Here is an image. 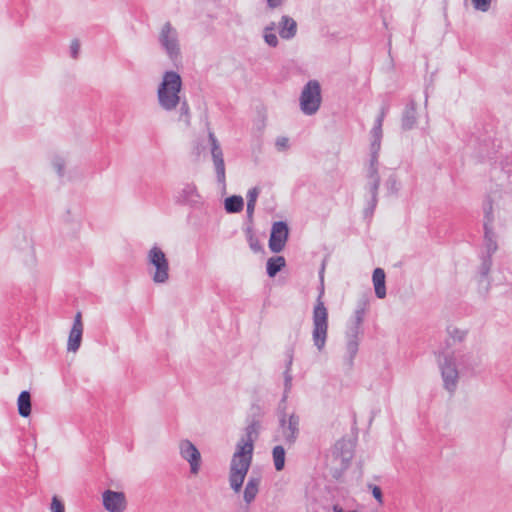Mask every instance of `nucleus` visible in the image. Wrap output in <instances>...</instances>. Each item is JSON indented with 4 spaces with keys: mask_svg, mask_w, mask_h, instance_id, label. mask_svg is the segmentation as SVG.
<instances>
[{
    "mask_svg": "<svg viewBox=\"0 0 512 512\" xmlns=\"http://www.w3.org/2000/svg\"><path fill=\"white\" fill-rule=\"evenodd\" d=\"M287 398H288V394L285 392V389H284V393L282 395V398L280 400V403H279V407H278V422L280 423V412H281V408H284V410H286V401H287Z\"/></svg>",
    "mask_w": 512,
    "mask_h": 512,
    "instance_id": "nucleus-44",
    "label": "nucleus"
},
{
    "mask_svg": "<svg viewBox=\"0 0 512 512\" xmlns=\"http://www.w3.org/2000/svg\"><path fill=\"white\" fill-rule=\"evenodd\" d=\"M246 235H247V239H248L250 248L253 251H261V249H263L262 244L259 242L258 237H256V235L254 234V232L252 231V228H250V226H248V228L246 229Z\"/></svg>",
    "mask_w": 512,
    "mask_h": 512,
    "instance_id": "nucleus-34",
    "label": "nucleus"
},
{
    "mask_svg": "<svg viewBox=\"0 0 512 512\" xmlns=\"http://www.w3.org/2000/svg\"><path fill=\"white\" fill-rule=\"evenodd\" d=\"M248 471L249 463L246 461L241 449L240 441H238L229 469V485L234 491H240Z\"/></svg>",
    "mask_w": 512,
    "mask_h": 512,
    "instance_id": "nucleus-7",
    "label": "nucleus"
},
{
    "mask_svg": "<svg viewBox=\"0 0 512 512\" xmlns=\"http://www.w3.org/2000/svg\"><path fill=\"white\" fill-rule=\"evenodd\" d=\"M147 262L152 265L154 272L152 280L156 283H165L169 280V262L167 255L159 246H152L147 253Z\"/></svg>",
    "mask_w": 512,
    "mask_h": 512,
    "instance_id": "nucleus-9",
    "label": "nucleus"
},
{
    "mask_svg": "<svg viewBox=\"0 0 512 512\" xmlns=\"http://www.w3.org/2000/svg\"><path fill=\"white\" fill-rule=\"evenodd\" d=\"M83 330L84 326L82 321V314L81 311H78L74 317L73 326L68 336V350H73V352H76V350L79 349L83 338Z\"/></svg>",
    "mask_w": 512,
    "mask_h": 512,
    "instance_id": "nucleus-16",
    "label": "nucleus"
},
{
    "mask_svg": "<svg viewBox=\"0 0 512 512\" xmlns=\"http://www.w3.org/2000/svg\"><path fill=\"white\" fill-rule=\"evenodd\" d=\"M244 207L242 196H229L224 200V208L228 213H238Z\"/></svg>",
    "mask_w": 512,
    "mask_h": 512,
    "instance_id": "nucleus-29",
    "label": "nucleus"
},
{
    "mask_svg": "<svg viewBox=\"0 0 512 512\" xmlns=\"http://www.w3.org/2000/svg\"><path fill=\"white\" fill-rule=\"evenodd\" d=\"M324 295V287L323 284L320 288L318 297L315 301L312 320H313V329H312V340L315 347L318 350H323L326 345V340L328 336V327H329V312L327 310L326 304L323 300Z\"/></svg>",
    "mask_w": 512,
    "mask_h": 512,
    "instance_id": "nucleus-4",
    "label": "nucleus"
},
{
    "mask_svg": "<svg viewBox=\"0 0 512 512\" xmlns=\"http://www.w3.org/2000/svg\"><path fill=\"white\" fill-rule=\"evenodd\" d=\"M278 32L281 38L292 39L295 38L298 32V24L290 15H282L278 23Z\"/></svg>",
    "mask_w": 512,
    "mask_h": 512,
    "instance_id": "nucleus-18",
    "label": "nucleus"
},
{
    "mask_svg": "<svg viewBox=\"0 0 512 512\" xmlns=\"http://www.w3.org/2000/svg\"><path fill=\"white\" fill-rule=\"evenodd\" d=\"M177 202H180V204H188L189 206H198L201 202V196L198 193L196 185H193V183L184 185L177 196Z\"/></svg>",
    "mask_w": 512,
    "mask_h": 512,
    "instance_id": "nucleus-17",
    "label": "nucleus"
},
{
    "mask_svg": "<svg viewBox=\"0 0 512 512\" xmlns=\"http://www.w3.org/2000/svg\"><path fill=\"white\" fill-rule=\"evenodd\" d=\"M379 149H375L373 143L370 144V158L369 164L366 169V190L369 198L367 199V205L364 208V214L368 217L373 215L375 208L378 205V195L381 185V177L379 173Z\"/></svg>",
    "mask_w": 512,
    "mask_h": 512,
    "instance_id": "nucleus-3",
    "label": "nucleus"
},
{
    "mask_svg": "<svg viewBox=\"0 0 512 512\" xmlns=\"http://www.w3.org/2000/svg\"><path fill=\"white\" fill-rule=\"evenodd\" d=\"M374 283V292L378 298H385L386 292V273L383 268H375L372 274Z\"/></svg>",
    "mask_w": 512,
    "mask_h": 512,
    "instance_id": "nucleus-22",
    "label": "nucleus"
},
{
    "mask_svg": "<svg viewBox=\"0 0 512 512\" xmlns=\"http://www.w3.org/2000/svg\"><path fill=\"white\" fill-rule=\"evenodd\" d=\"M260 188L259 187H253L249 188L248 192L246 193V216L248 220H253L254 217V211H255V205L258 199V196L260 195Z\"/></svg>",
    "mask_w": 512,
    "mask_h": 512,
    "instance_id": "nucleus-26",
    "label": "nucleus"
},
{
    "mask_svg": "<svg viewBox=\"0 0 512 512\" xmlns=\"http://www.w3.org/2000/svg\"><path fill=\"white\" fill-rule=\"evenodd\" d=\"M384 185L386 187L388 195H397L400 190V182L396 174H390L385 180Z\"/></svg>",
    "mask_w": 512,
    "mask_h": 512,
    "instance_id": "nucleus-31",
    "label": "nucleus"
},
{
    "mask_svg": "<svg viewBox=\"0 0 512 512\" xmlns=\"http://www.w3.org/2000/svg\"><path fill=\"white\" fill-rule=\"evenodd\" d=\"M18 411L22 417H28L32 413V398L29 391H22L17 399Z\"/></svg>",
    "mask_w": 512,
    "mask_h": 512,
    "instance_id": "nucleus-23",
    "label": "nucleus"
},
{
    "mask_svg": "<svg viewBox=\"0 0 512 512\" xmlns=\"http://www.w3.org/2000/svg\"><path fill=\"white\" fill-rule=\"evenodd\" d=\"M272 459L274 461V466L278 471L285 468L286 449L284 445H275L272 449Z\"/></svg>",
    "mask_w": 512,
    "mask_h": 512,
    "instance_id": "nucleus-28",
    "label": "nucleus"
},
{
    "mask_svg": "<svg viewBox=\"0 0 512 512\" xmlns=\"http://www.w3.org/2000/svg\"><path fill=\"white\" fill-rule=\"evenodd\" d=\"M483 210H484V246L487 251V254L492 258L495 251H497L498 248V242H497V236L495 232L493 231V221H494V215H493V205L491 199H488L486 203L483 204Z\"/></svg>",
    "mask_w": 512,
    "mask_h": 512,
    "instance_id": "nucleus-10",
    "label": "nucleus"
},
{
    "mask_svg": "<svg viewBox=\"0 0 512 512\" xmlns=\"http://www.w3.org/2000/svg\"><path fill=\"white\" fill-rule=\"evenodd\" d=\"M387 112V107H382L380 113L378 114L374 126L371 130L372 134V144L375 148L380 150L381 148V139L383 137V121Z\"/></svg>",
    "mask_w": 512,
    "mask_h": 512,
    "instance_id": "nucleus-19",
    "label": "nucleus"
},
{
    "mask_svg": "<svg viewBox=\"0 0 512 512\" xmlns=\"http://www.w3.org/2000/svg\"><path fill=\"white\" fill-rule=\"evenodd\" d=\"M180 454L190 464L191 473H198L201 467L202 455L196 445L190 440L180 441Z\"/></svg>",
    "mask_w": 512,
    "mask_h": 512,
    "instance_id": "nucleus-14",
    "label": "nucleus"
},
{
    "mask_svg": "<svg viewBox=\"0 0 512 512\" xmlns=\"http://www.w3.org/2000/svg\"><path fill=\"white\" fill-rule=\"evenodd\" d=\"M283 2L284 0H267L268 6L271 7L272 9H275V7H280V5H282Z\"/></svg>",
    "mask_w": 512,
    "mask_h": 512,
    "instance_id": "nucleus-45",
    "label": "nucleus"
},
{
    "mask_svg": "<svg viewBox=\"0 0 512 512\" xmlns=\"http://www.w3.org/2000/svg\"><path fill=\"white\" fill-rule=\"evenodd\" d=\"M183 87L182 76L177 71H165L162 81L157 87L158 105L166 112L176 110L180 107V121L186 124L191 123V108L186 100L181 96Z\"/></svg>",
    "mask_w": 512,
    "mask_h": 512,
    "instance_id": "nucleus-1",
    "label": "nucleus"
},
{
    "mask_svg": "<svg viewBox=\"0 0 512 512\" xmlns=\"http://www.w3.org/2000/svg\"><path fill=\"white\" fill-rule=\"evenodd\" d=\"M472 2L476 9L488 11L489 7H491L492 0H472Z\"/></svg>",
    "mask_w": 512,
    "mask_h": 512,
    "instance_id": "nucleus-39",
    "label": "nucleus"
},
{
    "mask_svg": "<svg viewBox=\"0 0 512 512\" xmlns=\"http://www.w3.org/2000/svg\"><path fill=\"white\" fill-rule=\"evenodd\" d=\"M364 315H365V306H359L355 312H354V319L356 322L357 327L359 328L360 334L363 332V321H364Z\"/></svg>",
    "mask_w": 512,
    "mask_h": 512,
    "instance_id": "nucleus-35",
    "label": "nucleus"
},
{
    "mask_svg": "<svg viewBox=\"0 0 512 512\" xmlns=\"http://www.w3.org/2000/svg\"><path fill=\"white\" fill-rule=\"evenodd\" d=\"M417 122V111L415 100H410L402 113V128L411 130Z\"/></svg>",
    "mask_w": 512,
    "mask_h": 512,
    "instance_id": "nucleus-21",
    "label": "nucleus"
},
{
    "mask_svg": "<svg viewBox=\"0 0 512 512\" xmlns=\"http://www.w3.org/2000/svg\"><path fill=\"white\" fill-rule=\"evenodd\" d=\"M263 37L265 42L270 45V47H277L279 39L276 33H272V31H268L266 28H264Z\"/></svg>",
    "mask_w": 512,
    "mask_h": 512,
    "instance_id": "nucleus-36",
    "label": "nucleus"
},
{
    "mask_svg": "<svg viewBox=\"0 0 512 512\" xmlns=\"http://www.w3.org/2000/svg\"><path fill=\"white\" fill-rule=\"evenodd\" d=\"M347 332H348V334H350L351 338L358 339V343H359V341H360V331H359V328L357 327V324H356V321H355L354 317H353L350 325L347 328Z\"/></svg>",
    "mask_w": 512,
    "mask_h": 512,
    "instance_id": "nucleus-38",
    "label": "nucleus"
},
{
    "mask_svg": "<svg viewBox=\"0 0 512 512\" xmlns=\"http://www.w3.org/2000/svg\"><path fill=\"white\" fill-rule=\"evenodd\" d=\"M259 427L260 422L253 420V422L249 423L245 428V438L240 440L242 453L245 461L248 462V469L253 462L254 442L259 435Z\"/></svg>",
    "mask_w": 512,
    "mask_h": 512,
    "instance_id": "nucleus-12",
    "label": "nucleus"
},
{
    "mask_svg": "<svg viewBox=\"0 0 512 512\" xmlns=\"http://www.w3.org/2000/svg\"><path fill=\"white\" fill-rule=\"evenodd\" d=\"M265 28H266L268 31L275 32V29H276V22H270L267 26H265Z\"/></svg>",
    "mask_w": 512,
    "mask_h": 512,
    "instance_id": "nucleus-47",
    "label": "nucleus"
},
{
    "mask_svg": "<svg viewBox=\"0 0 512 512\" xmlns=\"http://www.w3.org/2000/svg\"><path fill=\"white\" fill-rule=\"evenodd\" d=\"M158 43L161 49L166 53L167 57L172 61H177V59L181 58L182 53L179 33L169 20L160 28Z\"/></svg>",
    "mask_w": 512,
    "mask_h": 512,
    "instance_id": "nucleus-6",
    "label": "nucleus"
},
{
    "mask_svg": "<svg viewBox=\"0 0 512 512\" xmlns=\"http://www.w3.org/2000/svg\"><path fill=\"white\" fill-rule=\"evenodd\" d=\"M103 506L111 512H122L127 507V498L124 492H116V490H105L102 494Z\"/></svg>",
    "mask_w": 512,
    "mask_h": 512,
    "instance_id": "nucleus-15",
    "label": "nucleus"
},
{
    "mask_svg": "<svg viewBox=\"0 0 512 512\" xmlns=\"http://www.w3.org/2000/svg\"><path fill=\"white\" fill-rule=\"evenodd\" d=\"M300 416L297 412L288 414L280 409L279 425L274 436L275 441H282L287 446H293L300 434Z\"/></svg>",
    "mask_w": 512,
    "mask_h": 512,
    "instance_id": "nucleus-5",
    "label": "nucleus"
},
{
    "mask_svg": "<svg viewBox=\"0 0 512 512\" xmlns=\"http://www.w3.org/2000/svg\"><path fill=\"white\" fill-rule=\"evenodd\" d=\"M322 102V89L318 80H308L300 95V109L304 114L318 112Z\"/></svg>",
    "mask_w": 512,
    "mask_h": 512,
    "instance_id": "nucleus-8",
    "label": "nucleus"
},
{
    "mask_svg": "<svg viewBox=\"0 0 512 512\" xmlns=\"http://www.w3.org/2000/svg\"><path fill=\"white\" fill-rule=\"evenodd\" d=\"M208 138L210 143V152L214 165V171L217 175L218 183L221 184L222 186H226V167L224 160V151L214 132L209 131Z\"/></svg>",
    "mask_w": 512,
    "mask_h": 512,
    "instance_id": "nucleus-11",
    "label": "nucleus"
},
{
    "mask_svg": "<svg viewBox=\"0 0 512 512\" xmlns=\"http://www.w3.org/2000/svg\"><path fill=\"white\" fill-rule=\"evenodd\" d=\"M492 265L493 259H491L490 255H488L486 252V254L482 255L481 257V263L479 267V273L482 276V278H486V276H488V274L491 271Z\"/></svg>",
    "mask_w": 512,
    "mask_h": 512,
    "instance_id": "nucleus-32",
    "label": "nucleus"
},
{
    "mask_svg": "<svg viewBox=\"0 0 512 512\" xmlns=\"http://www.w3.org/2000/svg\"><path fill=\"white\" fill-rule=\"evenodd\" d=\"M293 364V351H288V359L286 361V369L284 371V390L289 395L292 388L291 366Z\"/></svg>",
    "mask_w": 512,
    "mask_h": 512,
    "instance_id": "nucleus-30",
    "label": "nucleus"
},
{
    "mask_svg": "<svg viewBox=\"0 0 512 512\" xmlns=\"http://www.w3.org/2000/svg\"><path fill=\"white\" fill-rule=\"evenodd\" d=\"M261 483L260 476H250L246 482L244 491H243V499L246 504H251L253 500L257 497L259 493V487Z\"/></svg>",
    "mask_w": 512,
    "mask_h": 512,
    "instance_id": "nucleus-20",
    "label": "nucleus"
},
{
    "mask_svg": "<svg viewBox=\"0 0 512 512\" xmlns=\"http://www.w3.org/2000/svg\"><path fill=\"white\" fill-rule=\"evenodd\" d=\"M505 190L507 191V193H509V195H512V176H508V183L507 186L505 187Z\"/></svg>",
    "mask_w": 512,
    "mask_h": 512,
    "instance_id": "nucleus-46",
    "label": "nucleus"
},
{
    "mask_svg": "<svg viewBox=\"0 0 512 512\" xmlns=\"http://www.w3.org/2000/svg\"><path fill=\"white\" fill-rule=\"evenodd\" d=\"M427 101H428V94L426 93L425 94V102L427 103Z\"/></svg>",
    "mask_w": 512,
    "mask_h": 512,
    "instance_id": "nucleus-49",
    "label": "nucleus"
},
{
    "mask_svg": "<svg viewBox=\"0 0 512 512\" xmlns=\"http://www.w3.org/2000/svg\"><path fill=\"white\" fill-rule=\"evenodd\" d=\"M53 166L57 170L59 175H63L65 168V161L62 158H55L53 160Z\"/></svg>",
    "mask_w": 512,
    "mask_h": 512,
    "instance_id": "nucleus-43",
    "label": "nucleus"
},
{
    "mask_svg": "<svg viewBox=\"0 0 512 512\" xmlns=\"http://www.w3.org/2000/svg\"><path fill=\"white\" fill-rule=\"evenodd\" d=\"M51 512H65V505L58 496L51 499Z\"/></svg>",
    "mask_w": 512,
    "mask_h": 512,
    "instance_id": "nucleus-37",
    "label": "nucleus"
},
{
    "mask_svg": "<svg viewBox=\"0 0 512 512\" xmlns=\"http://www.w3.org/2000/svg\"><path fill=\"white\" fill-rule=\"evenodd\" d=\"M369 488L372 491L373 497H375L377 499L379 504H383V501H384L383 490H381V488L378 487V485H369Z\"/></svg>",
    "mask_w": 512,
    "mask_h": 512,
    "instance_id": "nucleus-41",
    "label": "nucleus"
},
{
    "mask_svg": "<svg viewBox=\"0 0 512 512\" xmlns=\"http://www.w3.org/2000/svg\"><path fill=\"white\" fill-rule=\"evenodd\" d=\"M482 359L474 353H456L453 351H443L439 357V368L444 386L448 392H455L458 386L459 370L458 365L465 370H474L480 365Z\"/></svg>",
    "mask_w": 512,
    "mask_h": 512,
    "instance_id": "nucleus-2",
    "label": "nucleus"
},
{
    "mask_svg": "<svg viewBox=\"0 0 512 512\" xmlns=\"http://www.w3.org/2000/svg\"><path fill=\"white\" fill-rule=\"evenodd\" d=\"M289 237V227L285 221H275L272 225L269 247L273 253H280Z\"/></svg>",
    "mask_w": 512,
    "mask_h": 512,
    "instance_id": "nucleus-13",
    "label": "nucleus"
},
{
    "mask_svg": "<svg viewBox=\"0 0 512 512\" xmlns=\"http://www.w3.org/2000/svg\"><path fill=\"white\" fill-rule=\"evenodd\" d=\"M286 265V259L283 255H275V257H269L266 262V273L269 276H276L283 267Z\"/></svg>",
    "mask_w": 512,
    "mask_h": 512,
    "instance_id": "nucleus-27",
    "label": "nucleus"
},
{
    "mask_svg": "<svg viewBox=\"0 0 512 512\" xmlns=\"http://www.w3.org/2000/svg\"><path fill=\"white\" fill-rule=\"evenodd\" d=\"M346 355L345 360L348 367H353L354 364V358L357 356L358 350H359V340H354V338L351 337V335L348 334V331H346Z\"/></svg>",
    "mask_w": 512,
    "mask_h": 512,
    "instance_id": "nucleus-25",
    "label": "nucleus"
},
{
    "mask_svg": "<svg viewBox=\"0 0 512 512\" xmlns=\"http://www.w3.org/2000/svg\"><path fill=\"white\" fill-rule=\"evenodd\" d=\"M448 332L450 338L447 339V345H451V343H455V341H463L467 335L466 331L458 328L448 329Z\"/></svg>",
    "mask_w": 512,
    "mask_h": 512,
    "instance_id": "nucleus-33",
    "label": "nucleus"
},
{
    "mask_svg": "<svg viewBox=\"0 0 512 512\" xmlns=\"http://www.w3.org/2000/svg\"><path fill=\"white\" fill-rule=\"evenodd\" d=\"M334 452L340 455L343 462L347 464L353 457V443L347 440L337 441L334 446Z\"/></svg>",
    "mask_w": 512,
    "mask_h": 512,
    "instance_id": "nucleus-24",
    "label": "nucleus"
},
{
    "mask_svg": "<svg viewBox=\"0 0 512 512\" xmlns=\"http://www.w3.org/2000/svg\"><path fill=\"white\" fill-rule=\"evenodd\" d=\"M275 146L278 150H287L290 146L289 138H286V136H279L275 141Z\"/></svg>",
    "mask_w": 512,
    "mask_h": 512,
    "instance_id": "nucleus-40",
    "label": "nucleus"
},
{
    "mask_svg": "<svg viewBox=\"0 0 512 512\" xmlns=\"http://www.w3.org/2000/svg\"><path fill=\"white\" fill-rule=\"evenodd\" d=\"M80 52V42L78 38H74L70 44V55L72 58H78Z\"/></svg>",
    "mask_w": 512,
    "mask_h": 512,
    "instance_id": "nucleus-42",
    "label": "nucleus"
},
{
    "mask_svg": "<svg viewBox=\"0 0 512 512\" xmlns=\"http://www.w3.org/2000/svg\"><path fill=\"white\" fill-rule=\"evenodd\" d=\"M334 512H345L340 506H334Z\"/></svg>",
    "mask_w": 512,
    "mask_h": 512,
    "instance_id": "nucleus-48",
    "label": "nucleus"
},
{
    "mask_svg": "<svg viewBox=\"0 0 512 512\" xmlns=\"http://www.w3.org/2000/svg\"><path fill=\"white\" fill-rule=\"evenodd\" d=\"M348 512H357V510H348Z\"/></svg>",
    "mask_w": 512,
    "mask_h": 512,
    "instance_id": "nucleus-50",
    "label": "nucleus"
}]
</instances>
